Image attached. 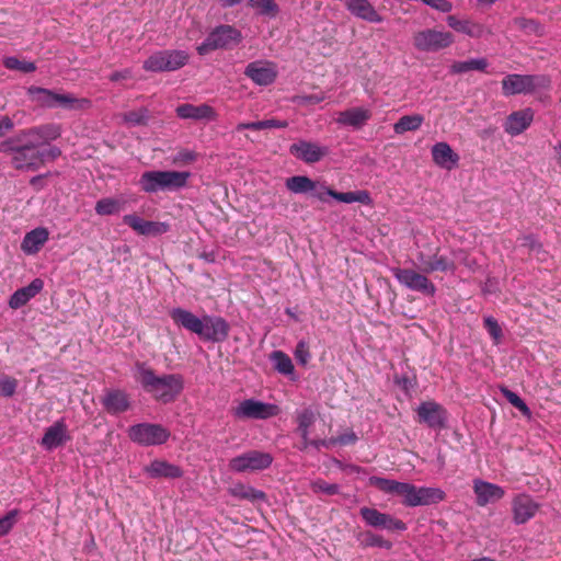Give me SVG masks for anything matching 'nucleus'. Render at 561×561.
I'll return each mask as SVG.
<instances>
[{
	"label": "nucleus",
	"instance_id": "25",
	"mask_svg": "<svg viewBox=\"0 0 561 561\" xmlns=\"http://www.w3.org/2000/svg\"><path fill=\"white\" fill-rule=\"evenodd\" d=\"M473 492L476 494V503L479 506H485L489 503L499 501L505 494L502 486L481 479H476L473 481Z\"/></svg>",
	"mask_w": 561,
	"mask_h": 561
},
{
	"label": "nucleus",
	"instance_id": "42",
	"mask_svg": "<svg viewBox=\"0 0 561 561\" xmlns=\"http://www.w3.org/2000/svg\"><path fill=\"white\" fill-rule=\"evenodd\" d=\"M288 126L287 121H280L275 118L263 119L257 122L239 123L236 126V131H242L244 129L251 130H263L271 128H286Z\"/></svg>",
	"mask_w": 561,
	"mask_h": 561
},
{
	"label": "nucleus",
	"instance_id": "23",
	"mask_svg": "<svg viewBox=\"0 0 561 561\" xmlns=\"http://www.w3.org/2000/svg\"><path fill=\"white\" fill-rule=\"evenodd\" d=\"M69 440L70 435L65 419H59L46 428L43 437L41 438L39 445L45 450L50 451L65 445Z\"/></svg>",
	"mask_w": 561,
	"mask_h": 561
},
{
	"label": "nucleus",
	"instance_id": "39",
	"mask_svg": "<svg viewBox=\"0 0 561 561\" xmlns=\"http://www.w3.org/2000/svg\"><path fill=\"white\" fill-rule=\"evenodd\" d=\"M446 21L449 27L470 37H480L483 31L480 24L469 20H459L455 15H448Z\"/></svg>",
	"mask_w": 561,
	"mask_h": 561
},
{
	"label": "nucleus",
	"instance_id": "46",
	"mask_svg": "<svg viewBox=\"0 0 561 561\" xmlns=\"http://www.w3.org/2000/svg\"><path fill=\"white\" fill-rule=\"evenodd\" d=\"M2 64L9 70H16L23 73H30L36 70V65L33 61H23L14 56L4 57Z\"/></svg>",
	"mask_w": 561,
	"mask_h": 561
},
{
	"label": "nucleus",
	"instance_id": "14",
	"mask_svg": "<svg viewBox=\"0 0 561 561\" xmlns=\"http://www.w3.org/2000/svg\"><path fill=\"white\" fill-rule=\"evenodd\" d=\"M273 456L270 453L260 450H249L233 457L229 461V468L233 472L242 473L247 471H262L271 467Z\"/></svg>",
	"mask_w": 561,
	"mask_h": 561
},
{
	"label": "nucleus",
	"instance_id": "62",
	"mask_svg": "<svg viewBox=\"0 0 561 561\" xmlns=\"http://www.w3.org/2000/svg\"><path fill=\"white\" fill-rule=\"evenodd\" d=\"M523 245L529 248L531 251L537 253L541 250V244L533 234L525 236L523 238Z\"/></svg>",
	"mask_w": 561,
	"mask_h": 561
},
{
	"label": "nucleus",
	"instance_id": "44",
	"mask_svg": "<svg viewBox=\"0 0 561 561\" xmlns=\"http://www.w3.org/2000/svg\"><path fill=\"white\" fill-rule=\"evenodd\" d=\"M123 203L113 197L101 198L95 204V213L100 216H110L118 214L122 210Z\"/></svg>",
	"mask_w": 561,
	"mask_h": 561
},
{
	"label": "nucleus",
	"instance_id": "31",
	"mask_svg": "<svg viewBox=\"0 0 561 561\" xmlns=\"http://www.w3.org/2000/svg\"><path fill=\"white\" fill-rule=\"evenodd\" d=\"M370 118V110L365 107H352L341 112L336 122L343 126L360 129Z\"/></svg>",
	"mask_w": 561,
	"mask_h": 561
},
{
	"label": "nucleus",
	"instance_id": "1",
	"mask_svg": "<svg viewBox=\"0 0 561 561\" xmlns=\"http://www.w3.org/2000/svg\"><path fill=\"white\" fill-rule=\"evenodd\" d=\"M368 483L387 494L401 495L407 507L427 506L445 500L446 493L440 488L416 486L409 482L371 476Z\"/></svg>",
	"mask_w": 561,
	"mask_h": 561
},
{
	"label": "nucleus",
	"instance_id": "34",
	"mask_svg": "<svg viewBox=\"0 0 561 561\" xmlns=\"http://www.w3.org/2000/svg\"><path fill=\"white\" fill-rule=\"evenodd\" d=\"M102 404L110 414H119L129 409V399L122 390H111L105 393Z\"/></svg>",
	"mask_w": 561,
	"mask_h": 561
},
{
	"label": "nucleus",
	"instance_id": "10",
	"mask_svg": "<svg viewBox=\"0 0 561 561\" xmlns=\"http://www.w3.org/2000/svg\"><path fill=\"white\" fill-rule=\"evenodd\" d=\"M61 136V127L58 124H44L32 128L23 129L12 138L23 145L37 150Z\"/></svg>",
	"mask_w": 561,
	"mask_h": 561
},
{
	"label": "nucleus",
	"instance_id": "17",
	"mask_svg": "<svg viewBox=\"0 0 561 561\" xmlns=\"http://www.w3.org/2000/svg\"><path fill=\"white\" fill-rule=\"evenodd\" d=\"M454 38L448 32L424 30L414 35V46L422 51H437L451 45Z\"/></svg>",
	"mask_w": 561,
	"mask_h": 561
},
{
	"label": "nucleus",
	"instance_id": "24",
	"mask_svg": "<svg viewBox=\"0 0 561 561\" xmlns=\"http://www.w3.org/2000/svg\"><path fill=\"white\" fill-rule=\"evenodd\" d=\"M534 121V111L530 107L512 112L505 119L503 128L512 137L524 133Z\"/></svg>",
	"mask_w": 561,
	"mask_h": 561
},
{
	"label": "nucleus",
	"instance_id": "26",
	"mask_svg": "<svg viewBox=\"0 0 561 561\" xmlns=\"http://www.w3.org/2000/svg\"><path fill=\"white\" fill-rule=\"evenodd\" d=\"M539 505L527 494H518L513 499L512 510L515 524H525L531 519Z\"/></svg>",
	"mask_w": 561,
	"mask_h": 561
},
{
	"label": "nucleus",
	"instance_id": "18",
	"mask_svg": "<svg viewBox=\"0 0 561 561\" xmlns=\"http://www.w3.org/2000/svg\"><path fill=\"white\" fill-rule=\"evenodd\" d=\"M289 152L305 163H317L329 154L328 146H322L313 141L299 140L289 147Z\"/></svg>",
	"mask_w": 561,
	"mask_h": 561
},
{
	"label": "nucleus",
	"instance_id": "13",
	"mask_svg": "<svg viewBox=\"0 0 561 561\" xmlns=\"http://www.w3.org/2000/svg\"><path fill=\"white\" fill-rule=\"evenodd\" d=\"M276 404L263 402L254 398L244 399L232 409V415L238 420H266L277 415Z\"/></svg>",
	"mask_w": 561,
	"mask_h": 561
},
{
	"label": "nucleus",
	"instance_id": "8",
	"mask_svg": "<svg viewBox=\"0 0 561 561\" xmlns=\"http://www.w3.org/2000/svg\"><path fill=\"white\" fill-rule=\"evenodd\" d=\"M190 59L186 50H158L144 61V69L150 72H169L184 67Z\"/></svg>",
	"mask_w": 561,
	"mask_h": 561
},
{
	"label": "nucleus",
	"instance_id": "50",
	"mask_svg": "<svg viewBox=\"0 0 561 561\" xmlns=\"http://www.w3.org/2000/svg\"><path fill=\"white\" fill-rule=\"evenodd\" d=\"M514 23L516 26H518L520 30L525 31L528 34H534L537 36L543 35V27L536 20L526 19V18H516L514 20Z\"/></svg>",
	"mask_w": 561,
	"mask_h": 561
},
{
	"label": "nucleus",
	"instance_id": "28",
	"mask_svg": "<svg viewBox=\"0 0 561 561\" xmlns=\"http://www.w3.org/2000/svg\"><path fill=\"white\" fill-rule=\"evenodd\" d=\"M432 159L436 165L445 170H453L459 163V154L456 153L449 144L439 141L431 149Z\"/></svg>",
	"mask_w": 561,
	"mask_h": 561
},
{
	"label": "nucleus",
	"instance_id": "51",
	"mask_svg": "<svg viewBox=\"0 0 561 561\" xmlns=\"http://www.w3.org/2000/svg\"><path fill=\"white\" fill-rule=\"evenodd\" d=\"M483 323L489 335L492 337L493 343L499 345L503 335L502 328L499 322L493 317L488 316L484 317Z\"/></svg>",
	"mask_w": 561,
	"mask_h": 561
},
{
	"label": "nucleus",
	"instance_id": "61",
	"mask_svg": "<svg viewBox=\"0 0 561 561\" xmlns=\"http://www.w3.org/2000/svg\"><path fill=\"white\" fill-rule=\"evenodd\" d=\"M309 446L320 449V448H331L332 446H335V438L331 437L328 439H309L308 438Z\"/></svg>",
	"mask_w": 561,
	"mask_h": 561
},
{
	"label": "nucleus",
	"instance_id": "53",
	"mask_svg": "<svg viewBox=\"0 0 561 561\" xmlns=\"http://www.w3.org/2000/svg\"><path fill=\"white\" fill-rule=\"evenodd\" d=\"M18 388L16 379L7 376L0 375V397L10 398L12 397Z\"/></svg>",
	"mask_w": 561,
	"mask_h": 561
},
{
	"label": "nucleus",
	"instance_id": "35",
	"mask_svg": "<svg viewBox=\"0 0 561 561\" xmlns=\"http://www.w3.org/2000/svg\"><path fill=\"white\" fill-rule=\"evenodd\" d=\"M285 185L294 194L312 193L314 196L317 192H322L320 188L322 184H318L306 175L290 176L286 180Z\"/></svg>",
	"mask_w": 561,
	"mask_h": 561
},
{
	"label": "nucleus",
	"instance_id": "9",
	"mask_svg": "<svg viewBox=\"0 0 561 561\" xmlns=\"http://www.w3.org/2000/svg\"><path fill=\"white\" fill-rule=\"evenodd\" d=\"M0 151L12 156L11 163L16 170H38L36 150L12 137L0 142Z\"/></svg>",
	"mask_w": 561,
	"mask_h": 561
},
{
	"label": "nucleus",
	"instance_id": "56",
	"mask_svg": "<svg viewBox=\"0 0 561 561\" xmlns=\"http://www.w3.org/2000/svg\"><path fill=\"white\" fill-rule=\"evenodd\" d=\"M295 358L301 365H306L310 359L311 355L308 350V345L305 341L298 342L296 350L294 352Z\"/></svg>",
	"mask_w": 561,
	"mask_h": 561
},
{
	"label": "nucleus",
	"instance_id": "41",
	"mask_svg": "<svg viewBox=\"0 0 561 561\" xmlns=\"http://www.w3.org/2000/svg\"><path fill=\"white\" fill-rule=\"evenodd\" d=\"M423 122L424 117L421 114L404 115L394 123L393 130L397 135L415 131L422 126Z\"/></svg>",
	"mask_w": 561,
	"mask_h": 561
},
{
	"label": "nucleus",
	"instance_id": "43",
	"mask_svg": "<svg viewBox=\"0 0 561 561\" xmlns=\"http://www.w3.org/2000/svg\"><path fill=\"white\" fill-rule=\"evenodd\" d=\"M249 5L255 10L259 15L275 18L279 12V7L275 0H248Z\"/></svg>",
	"mask_w": 561,
	"mask_h": 561
},
{
	"label": "nucleus",
	"instance_id": "36",
	"mask_svg": "<svg viewBox=\"0 0 561 561\" xmlns=\"http://www.w3.org/2000/svg\"><path fill=\"white\" fill-rule=\"evenodd\" d=\"M228 493L238 500H244L251 503L266 501V494L263 491L242 482L234 483L230 486Z\"/></svg>",
	"mask_w": 561,
	"mask_h": 561
},
{
	"label": "nucleus",
	"instance_id": "15",
	"mask_svg": "<svg viewBox=\"0 0 561 561\" xmlns=\"http://www.w3.org/2000/svg\"><path fill=\"white\" fill-rule=\"evenodd\" d=\"M359 515L367 526L383 529L387 531H404L407 524L390 514L381 513L377 508L364 506L359 510Z\"/></svg>",
	"mask_w": 561,
	"mask_h": 561
},
{
	"label": "nucleus",
	"instance_id": "7",
	"mask_svg": "<svg viewBox=\"0 0 561 561\" xmlns=\"http://www.w3.org/2000/svg\"><path fill=\"white\" fill-rule=\"evenodd\" d=\"M242 41L241 32L232 25L221 24L213 28L196 47L201 56L218 49H230Z\"/></svg>",
	"mask_w": 561,
	"mask_h": 561
},
{
	"label": "nucleus",
	"instance_id": "11",
	"mask_svg": "<svg viewBox=\"0 0 561 561\" xmlns=\"http://www.w3.org/2000/svg\"><path fill=\"white\" fill-rule=\"evenodd\" d=\"M391 273L393 277L403 287L421 293L424 296L433 297L436 293V287L433 282L425 275L426 273H419L411 268L392 267Z\"/></svg>",
	"mask_w": 561,
	"mask_h": 561
},
{
	"label": "nucleus",
	"instance_id": "4",
	"mask_svg": "<svg viewBox=\"0 0 561 561\" xmlns=\"http://www.w3.org/2000/svg\"><path fill=\"white\" fill-rule=\"evenodd\" d=\"M191 173L174 170L145 171L138 181L140 190L146 194L159 192H176L187 185Z\"/></svg>",
	"mask_w": 561,
	"mask_h": 561
},
{
	"label": "nucleus",
	"instance_id": "38",
	"mask_svg": "<svg viewBox=\"0 0 561 561\" xmlns=\"http://www.w3.org/2000/svg\"><path fill=\"white\" fill-rule=\"evenodd\" d=\"M316 415L312 409L306 408L300 411H297V431L302 438L301 450L309 447L308 437H309V428L314 423Z\"/></svg>",
	"mask_w": 561,
	"mask_h": 561
},
{
	"label": "nucleus",
	"instance_id": "27",
	"mask_svg": "<svg viewBox=\"0 0 561 561\" xmlns=\"http://www.w3.org/2000/svg\"><path fill=\"white\" fill-rule=\"evenodd\" d=\"M175 113L181 119L211 122L217 118L216 111L208 104L193 105L184 103L175 108Z\"/></svg>",
	"mask_w": 561,
	"mask_h": 561
},
{
	"label": "nucleus",
	"instance_id": "60",
	"mask_svg": "<svg viewBox=\"0 0 561 561\" xmlns=\"http://www.w3.org/2000/svg\"><path fill=\"white\" fill-rule=\"evenodd\" d=\"M428 7L442 13H448L453 10V3L449 0H432Z\"/></svg>",
	"mask_w": 561,
	"mask_h": 561
},
{
	"label": "nucleus",
	"instance_id": "5",
	"mask_svg": "<svg viewBox=\"0 0 561 561\" xmlns=\"http://www.w3.org/2000/svg\"><path fill=\"white\" fill-rule=\"evenodd\" d=\"M27 95L38 105L47 108L61 107L65 110H83L91 106L89 99H78L70 93H57L53 90L32 85Z\"/></svg>",
	"mask_w": 561,
	"mask_h": 561
},
{
	"label": "nucleus",
	"instance_id": "45",
	"mask_svg": "<svg viewBox=\"0 0 561 561\" xmlns=\"http://www.w3.org/2000/svg\"><path fill=\"white\" fill-rule=\"evenodd\" d=\"M362 546L363 547H370V548H382V549H391L392 542L385 539L381 535L371 533V531H365L362 535Z\"/></svg>",
	"mask_w": 561,
	"mask_h": 561
},
{
	"label": "nucleus",
	"instance_id": "52",
	"mask_svg": "<svg viewBox=\"0 0 561 561\" xmlns=\"http://www.w3.org/2000/svg\"><path fill=\"white\" fill-rule=\"evenodd\" d=\"M311 489L314 493H324L328 495H335L340 492V485L336 483H329L324 480L318 479L311 482Z\"/></svg>",
	"mask_w": 561,
	"mask_h": 561
},
{
	"label": "nucleus",
	"instance_id": "64",
	"mask_svg": "<svg viewBox=\"0 0 561 561\" xmlns=\"http://www.w3.org/2000/svg\"><path fill=\"white\" fill-rule=\"evenodd\" d=\"M14 123L9 116L0 117V137L4 135L5 131L13 129Z\"/></svg>",
	"mask_w": 561,
	"mask_h": 561
},
{
	"label": "nucleus",
	"instance_id": "32",
	"mask_svg": "<svg viewBox=\"0 0 561 561\" xmlns=\"http://www.w3.org/2000/svg\"><path fill=\"white\" fill-rule=\"evenodd\" d=\"M48 237L49 233L46 228H35L24 236L21 243V250L27 255L36 254L47 242Z\"/></svg>",
	"mask_w": 561,
	"mask_h": 561
},
{
	"label": "nucleus",
	"instance_id": "22",
	"mask_svg": "<svg viewBox=\"0 0 561 561\" xmlns=\"http://www.w3.org/2000/svg\"><path fill=\"white\" fill-rule=\"evenodd\" d=\"M322 192H317L314 197L321 202H327V196L334 198L341 203H360L363 205L370 206L373 205V199L369 193L365 190L352 191V192H335L334 190L328 187L327 185L320 186Z\"/></svg>",
	"mask_w": 561,
	"mask_h": 561
},
{
	"label": "nucleus",
	"instance_id": "21",
	"mask_svg": "<svg viewBox=\"0 0 561 561\" xmlns=\"http://www.w3.org/2000/svg\"><path fill=\"white\" fill-rule=\"evenodd\" d=\"M416 260L421 271L426 274L434 272L454 274L457 268L455 260L445 254L434 253L433 255H425L424 253H419Z\"/></svg>",
	"mask_w": 561,
	"mask_h": 561
},
{
	"label": "nucleus",
	"instance_id": "58",
	"mask_svg": "<svg viewBox=\"0 0 561 561\" xmlns=\"http://www.w3.org/2000/svg\"><path fill=\"white\" fill-rule=\"evenodd\" d=\"M334 438H335L336 445H343V446L355 444L358 439V437L354 433V431H347Z\"/></svg>",
	"mask_w": 561,
	"mask_h": 561
},
{
	"label": "nucleus",
	"instance_id": "54",
	"mask_svg": "<svg viewBox=\"0 0 561 561\" xmlns=\"http://www.w3.org/2000/svg\"><path fill=\"white\" fill-rule=\"evenodd\" d=\"M503 394L507 399V401L514 408L519 410L523 414H525V415H529L530 414L529 408L527 407L525 401L517 393H515V392H513V391H511L508 389H503Z\"/></svg>",
	"mask_w": 561,
	"mask_h": 561
},
{
	"label": "nucleus",
	"instance_id": "16",
	"mask_svg": "<svg viewBox=\"0 0 561 561\" xmlns=\"http://www.w3.org/2000/svg\"><path fill=\"white\" fill-rule=\"evenodd\" d=\"M244 75L254 84L266 87L275 82L278 71L275 62L261 59L249 62L244 69Z\"/></svg>",
	"mask_w": 561,
	"mask_h": 561
},
{
	"label": "nucleus",
	"instance_id": "3",
	"mask_svg": "<svg viewBox=\"0 0 561 561\" xmlns=\"http://www.w3.org/2000/svg\"><path fill=\"white\" fill-rule=\"evenodd\" d=\"M138 371L142 389L162 403L173 402L184 389V378L180 374L158 376L152 369L144 366Z\"/></svg>",
	"mask_w": 561,
	"mask_h": 561
},
{
	"label": "nucleus",
	"instance_id": "2",
	"mask_svg": "<svg viewBox=\"0 0 561 561\" xmlns=\"http://www.w3.org/2000/svg\"><path fill=\"white\" fill-rule=\"evenodd\" d=\"M170 317L176 325L207 342L221 343L230 332L229 323L219 316L204 314L199 318L190 310L178 307L170 310Z\"/></svg>",
	"mask_w": 561,
	"mask_h": 561
},
{
	"label": "nucleus",
	"instance_id": "29",
	"mask_svg": "<svg viewBox=\"0 0 561 561\" xmlns=\"http://www.w3.org/2000/svg\"><path fill=\"white\" fill-rule=\"evenodd\" d=\"M345 8L352 15L366 22L381 23L383 21L369 0H345Z\"/></svg>",
	"mask_w": 561,
	"mask_h": 561
},
{
	"label": "nucleus",
	"instance_id": "48",
	"mask_svg": "<svg viewBox=\"0 0 561 561\" xmlns=\"http://www.w3.org/2000/svg\"><path fill=\"white\" fill-rule=\"evenodd\" d=\"M61 150L57 146L46 145L36 150L38 169L47 161H54L59 158Z\"/></svg>",
	"mask_w": 561,
	"mask_h": 561
},
{
	"label": "nucleus",
	"instance_id": "59",
	"mask_svg": "<svg viewBox=\"0 0 561 561\" xmlns=\"http://www.w3.org/2000/svg\"><path fill=\"white\" fill-rule=\"evenodd\" d=\"M428 7L442 13H448L453 10V3L449 0H432Z\"/></svg>",
	"mask_w": 561,
	"mask_h": 561
},
{
	"label": "nucleus",
	"instance_id": "63",
	"mask_svg": "<svg viewBox=\"0 0 561 561\" xmlns=\"http://www.w3.org/2000/svg\"><path fill=\"white\" fill-rule=\"evenodd\" d=\"M327 99L324 93L309 94L300 98L301 103L305 104H319Z\"/></svg>",
	"mask_w": 561,
	"mask_h": 561
},
{
	"label": "nucleus",
	"instance_id": "6",
	"mask_svg": "<svg viewBox=\"0 0 561 561\" xmlns=\"http://www.w3.org/2000/svg\"><path fill=\"white\" fill-rule=\"evenodd\" d=\"M551 80L545 75L511 73L502 80V93L505 96L531 94L550 88Z\"/></svg>",
	"mask_w": 561,
	"mask_h": 561
},
{
	"label": "nucleus",
	"instance_id": "40",
	"mask_svg": "<svg viewBox=\"0 0 561 561\" xmlns=\"http://www.w3.org/2000/svg\"><path fill=\"white\" fill-rule=\"evenodd\" d=\"M488 60L485 58H470L467 60L455 61L450 68L449 72L453 75H461L469 71H486Z\"/></svg>",
	"mask_w": 561,
	"mask_h": 561
},
{
	"label": "nucleus",
	"instance_id": "55",
	"mask_svg": "<svg viewBox=\"0 0 561 561\" xmlns=\"http://www.w3.org/2000/svg\"><path fill=\"white\" fill-rule=\"evenodd\" d=\"M18 510L8 512L4 516L0 517V537L5 536L10 533L16 523Z\"/></svg>",
	"mask_w": 561,
	"mask_h": 561
},
{
	"label": "nucleus",
	"instance_id": "47",
	"mask_svg": "<svg viewBox=\"0 0 561 561\" xmlns=\"http://www.w3.org/2000/svg\"><path fill=\"white\" fill-rule=\"evenodd\" d=\"M61 150L57 146L46 145L36 150L38 169L47 161H54L59 158Z\"/></svg>",
	"mask_w": 561,
	"mask_h": 561
},
{
	"label": "nucleus",
	"instance_id": "37",
	"mask_svg": "<svg viewBox=\"0 0 561 561\" xmlns=\"http://www.w3.org/2000/svg\"><path fill=\"white\" fill-rule=\"evenodd\" d=\"M270 359L277 373L289 377V379L293 381L297 380L293 360L286 353L283 351H274L271 353Z\"/></svg>",
	"mask_w": 561,
	"mask_h": 561
},
{
	"label": "nucleus",
	"instance_id": "19",
	"mask_svg": "<svg viewBox=\"0 0 561 561\" xmlns=\"http://www.w3.org/2000/svg\"><path fill=\"white\" fill-rule=\"evenodd\" d=\"M416 413L420 422L425 423L430 428L442 430L447 423V411L435 401L422 402Z\"/></svg>",
	"mask_w": 561,
	"mask_h": 561
},
{
	"label": "nucleus",
	"instance_id": "49",
	"mask_svg": "<svg viewBox=\"0 0 561 561\" xmlns=\"http://www.w3.org/2000/svg\"><path fill=\"white\" fill-rule=\"evenodd\" d=\"M149 112L146 107H141L137 111H130L123 115L124 122L129 126H140L148 122Z\"/></svg>",
	"mask_w": 561,
	"mask_h": 561
},
{
	"label": "nucleus",
	"instance_id": "33",
	"mask_svg": "<svg viewBox=\"0 0 561 561\" xmlns=\"http://www.w3.org/2000/svg\"><path fill=\"white\" fill-rule=\"evenodd\" d=\"M145 472L150 478H169L176 479L183 476V470L173 463H170L164 460H153L149 466L145 468Z\"/></svg>",
	"mask_w": 561,
	"mask_h": 561
},
{
	"label": "nucleus",
	"instance_id": "57",
	"mask_svg": "<svg viewBox=\"0 0 561 561\" xmlns=\"http://www.w3.org/2000/svg\"><path fill=\"white\" fill-rule=\"evenodd\" d=\"M196 159H197V154L195 151L190 150V149H182L175 154L173 162L174 163H190V162L195 161Z\"/></svg>",
	"mask_w": 561,
	"mask_h": 561
},
{
	"label": "nucleus",
	"instance_id": "30",
	"mask_svg": "<svg viewBox=\"0 0 561 561\" xmlns=\"http://www.w3.org/2000/svg\"><path fill=\"white\" fill-rule=\"evenodd\" d=\"M44 288L41 278H34L27 286L16 289L9 298L8 305L11 309H20L31 299L38 295Z\"/></svg>",
	"mask_w": 561,
	"mask_h": 561
},
{
	"label": "nucleus",
	"instance_id": "12",
	"mask_svg": "<svg viewBox=\"0 0 561 561\" xmlns=\"http://www.w3.org/2000/svg\"><path fill=\"white\" fill-rule=\"evenodd\" d=\"M128 436L141 446H154L164 444L170 437V432L160 424L139 423L129 427Z\"/></svg>",
	"mask_w": 561,
	"mask_h": 561
},
{
	"label": "nucleus",
	"instance_id": "20",
	"mask_svg": "<svg viewBox=\"0 0 561 561\" xmlns=\"http://www.w3.org/2000/svg\"><path fill=\"white\" fill-rule=\"evenodd\" d=\"M123 221L138 234L146 237L161 236L170 230V225L168 222L145 220L135 214L125 215L123 217Z\"/></svg>",
	"mask_w": 561,
	"mask_h": 561
}]
</instances>
